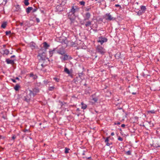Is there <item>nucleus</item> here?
I'll return each mask as SVG.
<instances>
[{"label":"nucleus","mask_w":160,"mask_h":160,"mask_svg":"<svg viewBox=\"0 0 160 160\" xmlns=\"http://www.w3.org/2000/svg\"><path fill=\"white\" fill-rule=\"evenodd\" d=\"M43 44L44 48L46 49H48L50 47V45L48 44L46 42H43Z\"/></svg>","instance_id":"obj_12"},{"label":"nucleus","mask_w":160,"mask_h":160,"mask_svg":"<svg viewBox=\"0 0 160 160\" xmlns=\"http://www.w3.org/2000/svg\"><path fill=\"white\" fill-rule=\"evenodd\" d=\"M57 49V48H54L52 50H50L49 52V56L50 57H51L52 56L53 53H55V51L56 49Z\"/></svg>","instance_id":"obj_11"},{"label":"nucleus","mask_w":160,"mask_h":160,"mask_svg":"<svg viewBox=\"0 0 160 160\" xmlns=\"http://www.w3.org/2000/svg\"><path fill=\"white\" fill-rule=\"evenodd\" d=\"M57 53L59 54L63 55L65 53L64 48L62 47L59 48L58 49L57 48Z\"/></svg>","instance_id":"obj_6"},{"label":"nucleus","mask_w":160,"mask_h":160,"mask_svg":"<svg viewBox=\"0 0 160 160\" xmlns=\"http://www.w3.org/2000/svg\"><path fill=\"white\" fill-rule=\"evenodd\" d=\"M78 78H75L74 79V82H75L76 83V82H78Z\"/></svg>","instance_id":"obj_50"},{"label":"nucleus","mask_w":160,"mask_h":160,"mask_svg":"<svg viewBox=\"0 0 160 160\" xmlns=\"http://www.w3.org/2000/svg\"><path fill=\"white\" fill-rule=\"evenodd\" d=\"M3 54H5L7 55H8L9 52V51L8 49H5L3 50Z\"/></svg>","instance_id":"obj_17"},{"label":"nucleus","mask_w":160,"mask_h":160,"mask_svg":"<svg viewBox=\"0 0 160 160\" xmlns=\"http://www.w3.org/2000/svg\"><path fill=\"white\" fill-rule=\"evenodd\" d=\"M19 24H20V26H22L23 25V22H20L19 23Z\"/></svg>","instance_id":"obj_56"},{"label":"nucleus","mask_w":160,"mask_h":160,"mask_svg":"<svg viewBox=\"0 0 160 160\" xmlns=\"http://www.w3.org/2000/svg\"><path fill=\"white\" fill-rule=\"evenodd\" d=\"M91 158V157H88L87 158L88 159H90Z\"/></svg>","instance_id":"obj_61"},{"label":"nucleus","mask_w":160,"mask_h":160,"mask_svg":"<svg viewBox=\"0 0 160 160\" xmlns=\"http://www.w3.org/2000/svg\"><path fill=\"white\" fill-rule=\"evenodd\" d=\"M35 44L33 42H32V43H30V46L31 47L33 48H35Z\"/></svg>","instance_id":"obj_35"},{"label":"nucleus","mask_w":160,"mask_h":160,"mask_svg":"<svg viewBox=\"0 0 160 160\" xmlns=\"http://www.w3.org/2000/svg\"><path fill=\"white\" fill-rule=\"evenodd\" d=\"M68 18H69L71 21L70 24H71L72 23L74 22L75 20V14L70 12L68 13Z\"/></svg>","instance_id":"obj_2"},{"label":"nucleus","mask_w":160,"mask_h":160,"mask_svg":"<svg viewBox=\"0 0 160 160\" xmlns=\"http://www.w3.org/2000/svg\"><path fill=\"white\" fill-rule=\"evenodd\" d=\"M32 94L34 93L31 90H29L28 91H25L23 93L22 99L24 101L29 103L31 100V95Z\"/></svg>","instance_id":"obj_1"},{"label":"nucleus","mask_w":160,"mask_h":160,"mask_svg":"<svg viewBox=\"0 0 160 160\" xmlns=\"http://www.w3.org/2000/svg\"><path fill=\"white\" fill-rule=\"evenodd\" d=\"M63 55V57L62 58V60L63 61H66L68 60V56L67 54H64Z\"/></svg>","instance_id":"obj_21"},{"label":"nucleus","mask_w":160,"mask_h":160,"mask_svg":"<svg viewBox=\"0 0 160 160\" xmlns=\"http://www.w3.org/2000/svg\"><path fill=\"white\" fill-rule=\"evenodd\" d=\"M54 88L55 87L54 86H52V87L49 86V87L48 90L49 91H53Z\"/></svg>","instance_id":"obj_28"},{"label":"nucleus","mask_w":160,"mask_h":160,"mask_svg":"<svg viewBox=\"0 0 160 160\" xmlns=\"http://www.w3.org/2000/svg\"><path fill=\"white\" fill-rule=\"evenodd\" d=\"M15 57V56L14 55H13L11 57V58H14Z\"/></svg>","instance_id":"obj_59"},{"label":"nucleus","mask_w":160,"mask_h":160,"mask_svg":"<svg viewBox=\"0 0 160 160\" xmlns=\"http://www.w3.org/2000/svg\"><path fill=\"white\" fill-rule=\"evenodd\" d=\"M96 49L98 52L102 54H104L105 52V49L101 46L98 45Z\"/></svg>","instance_id":"obj_5"},{"label":"nucleus","mask_w":160,"mask_h":160,"mask_svg":"<svg viewBox=\"0 0 160 160\" xmlns=\"http://www.w3.org/2000/svg\"><path fill=\"white\" fill-rule=\"evenodd\" d=\"M144 13L143 12V11H142L140 10H139L137 12V15L138 16H140L142 14H143Z\"/></svg>","instance_id":"obj_25"},{"label":"nucleus","mask_w":160,"mask_h":160,"mask_svg":"<svg viewBox=\"0 0 160 160\" xmlns=\"http://www.w3.org/2000/svg\"><path fill=\"white\" fill-rule=\"evenodd\" d=\"M6 35H7L11 33V32L10 31H7L5 32Z\"/></svg>","instance_id":"obj_38"},{"label":"nucleus","mask_w":160,"mask_h":160,"mask_svg":"<svg viewBox=\"0 0 160 160\" xmlns=\"http://www.w3.org/2000/svg\"><path fill=\"white\" fill-rule=\"evenodd\" d=\"M23 131L24 132H29V129H26L25 130H23Z\"/></svg>","instance_id":"obj_48"},{"label":"nucleus","mask_w":160,"mask_h":160,"mask_svg":"<svg viewBox=\"0 0 160 160\" xmlns=\"http://www.w3.org/2000/svg\"><path fill=\"white\" fill-rule=\"evenodd\" d=\"M114 135V133L113 132H112L111 133V136H113Z\"/></svg>","instance_id":"obj_58"},{"label":"nucleus","mask_w":160,"mask_h":160,"mask_svg":"<svg viewBox=\"0 0 160 160\" xmlns=\"http://www.w3.org/2000/svg\"><path fill=\"white\" fill-rule=\"evenodd\" d=\"M107 40H108L107 38L102 37L101 36L99 38L98 42H100L101 44H102L104 42H107Z\"/></svg>","instance_id":"obj_8"},{"label":"nucleus","mask_w":160,"mask_h":160,"mask_svg":"<svg viewBox=\"0 0 160 160\" xmlns=\"http://www.w3.org/2000/svg\"><path fill=\"white\" fill-rule=\"evenodd\" d=\"M7 25V22H4L2 23L1 25V27L3 28H5Z\"/></svg>","instance_id":"obj_24"},{"label":"nucleus","mask_w":160,"mask_h":160,"mask_svg":"<svg viewBox=\"0 0 160 160\" xmlns=\"http://www.w3.org/2000/svg\"><path fill=\"white\" fill-rule=\"evenodd\" d=\"M154 147H160V145H159V144H157L156 145V144H155V145H154Z\"/></svg>","instance_id":"obj_47"},{"label":"nucleus","mask_w":160,"mask_h":160,"mask_svg":"<svg viewBox=\"0 0 160 160\" xmlns=\"http://www.w3.org/2000/svg\"><path fill=\"white\" fill-rule=\"evenodd\" d=\"M38 56L40 57V58L39 60V62H40L41 60L44 61L46 59H47L49 61L48 59L47 58H46L45 56V53L43 52L42 53H39L38 55Z\"/></svg>","instance_id":"obj_7"},{"label":"nucleus","mask_w":160,"mask_h":160,"mask_svg":"<svg viewBox=\"0 0 160 160\" xmlns=\"http://www.w3.org/2000/svg\"><path fill=\"white\" fill-rule=\"evenodd\" d=\"M36 21L38 23L40 22V20L39 18H36Z\"/></svg>","instance_id":"obj_51"},{"label":"nucleus","mask_w":160,"mask_h":160,"mask_svg":"<svg viewBox=\"0 0 160 160\" xmlns=\"http://www.w3.org/2000/svg\"><path fill=\"white\" fill-rule=\"evenodd\" d=\"M29 75L30 77H32L34 80L38 78V76L36 75H34L32 72Z\"/></svg>","instance_id":"obj_13"},{"label":"nucleus","mask_w":160,"mask_h":160,"mask_svg":"<svg viewBox=\"0 0 160 160\" xmlns=\"http://www.w3.org/2000/svg\"><path fill=\"white\" fill-rule=\"evenodd\" d=\"M64 71L67 73L69 74H70V72L69 69L66 67H65L64 70Z\"/></svg>","instance_id":"obj_23"},{"label":"nucleus","mask_w":160,"mask_h":160,"mask_svg":"<svg viewBox=\"0 0 160 160\" xmlns=\"http://www.w3.org/2000/svg\"><path fill=\"white\" fill-rule=\"evenodd\" d=\"M16 138V137L15 136V135L14 136H13L12 137V139L13 140H14V139H15Z\"/></svg>","instance_id":"obj_55"},{"label":"nucleus","mask_w":160,"mask_h":160,"mask_svg":"<svg viewBox=\"0 0 160 160\" xmlns=\"http://www.w3.org/2000/svg\"><path fill=\"white\" fill-rule=\"evenodd\" d=\"M15 79H16L18 80H19V78L18 77H16Z\"/></svg>","instance_id":"obj_62"},{"label":"nucleus","mask_w":160,"mask_h":160,"mask_svg":"<svg viewBox=\"0 0 160 160\" xmlns=\"http://www.w3.org/2000/svg\"><path fill=\"white\" fill-rule=\"evenodd\" d=\"M114 124L115 125H120V123L119 122H118L117 123L115 122Z\"/></svg>","instance_id":"obj_52"},{"label":"nucleus","mask_w":160,"mask_h":160,"mask_svg":"<svg viewBox=\"0 0 160 160\" xmlns=\"http://www.w3.org/2000/svg\"><path fill=\"white\" fill-rule=\"evenodd\" d=\"M80 23L81 25H84V24L85 23H84V21H80Z\"/></svg>","instance_id":"obj_49"},{"label":"nucleus","mask_w":160,"mask_h":160,"mask_svg":"<svg viewBox=\"0 0 160 160\" xmlns=\"http://www.w3.org/2000/svg\"><path fill=\"white\" fill-rule=\"evenodd\" d=\"M106 145L107 146H110L111 144H112V143H110L108 142H106Z\"/></svg>","instance_id":"obj_45"},{"label":"nucleus","mask_w":160,"mask_h":160,"mask_svg":"<svg viewBox=\"0 0 160 160\" xmlns=\"http://www.w3.org/2000/svg\"><path fill=\"white\" fill-rule=\"evenodd\" d=\"M140 9L141 11L143 12H144L145 10H146V7L142 5L140 7Z\"/></svg>","instance_id":"obj_18"},{"label":"nucleus","mask_w":160,"mask_h":160,"mask_svg":"<svg viewBox=\"0 0 160 160\" xmlns=\"http://www.w3.org/2000/svg\"><path fill=\"white\" fill-rule=\"evenodd\" d=\"M121 127L122 128H124L125 127V125L124 124H122L121 125Z\"/></svg>","instance_id":"obj_57"},{"label":"nucleus","mask_w":160,"mask_h":160,"mask_svg":"<svg viewBox=\"0 0 160 160\" xmlns=\"http://www.w3.org/2000/svg\"><path fill=\"white\" fill-rule=\"evenodd\" d=\"M82 105L81 108L83 110L86 109L87 108V105L86 104L83 103V102H82L81 103Z\"/></svg>","instance_id":"obj_15"},{"label":"nucleus","mask_w":160,"mask_h":160,"mask_svg":"<svg viewBox=\"0 0 160 160\" xmlns=\"http://www.w3.org/2000/svg\"><path fill=\"white\" fill-rule=\"evenodd\" d=\"M79 3L81 5L84 6L85 4V2L83 1H82L79 2Z\"/></svg>","instance_id":"obj_36"},{"label":"nucleus","mask_w":160,"mask_h":160,"mask_svg":"<svg viewBox=\"0 0 160 160\" xmlns=\"http://www.w3.org/2000/svg\"><path fill=\"white\" fill-rule=\"evenodd\" d=\"M16 10L17 11H19L20 10L21 8H20V6L19 5H16Z\"/></svg>","instance_id":"obj_27"},{"label":"nucleus","mask_w":160,"mask_h":160,"mask_svg":"<svg viewBox=\"0 0 160 160\" xmlns=\"http://www.w3.org/2000/svg\"><path fill=\"white\" fill-rule=\"evenodd\" d=\"M118 140H119L121 141H123V138H121V137L119 136L118 139Z\"/></svg>","instance_id":"obj_40"},{"label":"nucleus","mask_w":160,"mask_h":160,"mask_svg":"<svg viewBox=\"0 0 160 160\" xmlns=\"http://www.w3.org/2000/svg\"><path fill=\"white\" fill-rule=\"evenodd\" d=\"M59 103H60L61 104V107H62L63 105H64V104H66V103L64 102H62L60 101H59Z\"/></svg>","instance_id":"obj_33"},{"label":"nucleus","mask_w":160,"mask_h":160,"mask_svg":"<svg viewBox=\"0 0 160 160\" xmlns=\"http://www.w3.org/2000/svg\"><path fill=\"white\" fill-rule=\"evenodd\" d=\"M77 111H80V109H79V108H78L77 109Z\"/></svg>","instance_id":"obj_60"},{"label":"nucleus","mask_w":160,"mask_h":160,"mask_svg":"<svg viewBox=\"0 0 160 160\" xmlns=\"http://www.w3.org/2000/svg\"><path fill=\"white\" fill-rule=\"evenodd\" d=\"M37 9H38V8H35L34 9L32 8V12H35L36 11H37Z\"/></svg>","instance_id":"obj_43"},{"label":"nucleus","mask_w":160,"mask_h":160,"mask_svg":"<svg viewBox=\"0 0 160 160\" xmlns=\"http://www.w3.org/2000/svg\"><path fill=\"white\" fill-rule=\"evenodd\" d=\"M125 154L128 155H131V151H128L127 152H126Z\"/></svg>","instance_id":"obj_32"},{"label":"nucleus","mask_w":160,"mask_h":160,"mask_svg":"<svg viewBox=\"0 0 160 160\" xmlns=\"http://www.w3.org/2000/svg\"><path fill=\"white\" fill-rule=\"evenodd\" d=\"M109 142V138L107 137L105 140V143H106V142Z\"/></svg>","instance_id":"obj_44"},{"label":"nucleus","mask_w":160,"mask_h":160,"mask_svg":"<svg viewBox=\"0 0 160 160\" xmlns=\"http://www.w3.org/2000/svg\"><path fill=\"white\" fill-rule=\"evenodd\" d=\"M136 92H132V94H133V95H135V94H136Z\"/></svg>","instance_id":"obj_64"},{"label":"nucleus","mask_w":160,"mask_h":160,"mask_svg":"<svg viewBox=\"0 0 160 160\" xmlns=\"http://www.w3.org/2000/svg\"><path fill=\"white\" fill-rule=\"evenodd\" d=\"M87 21H86V23L85 24V26L86 27H88L91 26L92 23V22L90 21L87 20Z\"/></svg>","instance_id":"obj_14"},{"label":"nucleus","mask_w":160,"mask_h":160,"mask_svg":"<svg viewBox=\"0 0 160 160\" xmlns=\"http://www.w3.org/2000/svg\"><path fill=\"white\" fill-rule=\"evenodd\" d=\"M104 18L107 20L108 21H112L114 20H115V18L111 15L109 13H107L104 16Z\"/></svg>","instance_id":"obj_4"},{"label":"nucleus","mask_w":160,"mask_h":160,"mask_svg":"<svg viewBox=\"0 0 160 160\" xmlns=\"http://www.w3.org/2000/svg\"><path fill=\"white\" fill-rule=\"evenodd\" d=\"M40 65H41V66H42V68L43 69L44 68L45 66V65H44L43 64H40Z\"/></svg>","instance_id":"obj_53"},{"label":"nucleus","mask_w":160,"mask_h":160,"mask_svg":"<svg viewBox=\"0 0 160 160\" xmlns=\"http://www.w3.org/2000/svg\"><path fill=\"white\" fill-rule=\"evenodd\" d=\"M80 10V8L76 6H72L70 9V11L75 14L76 12H78Z\"/></svg>","instance_id":"obj_3"},{"label":"nucleus","mask_w":160,"mask_h":160,"mask_svg":"<svg viewBox=\"0 0 160 160\" xmlns=\"http://www.w3.org/2000/svg\"><path fill=\"white\" fill-rule=\"evenodd\" d=\"M37 69L40 71L42 70L43 69L42 66H41V65L39 63H38L37 64Z\"/></svg>","instance_id":"obj_19"},{"label":"nucleus","mask_w":160,"mask_h":160,"mask_svg":"<svg viewBox=\"0 0 160 160\" xmlns=\"http://www.w3.org/2000/svg\"><path fill=\"white\" fill-rule=\"evenodd\" d=\"M11 80L13 82H16V81L15 79H11Z\"/></svg>","instance_id":"obj_54"},{"label":"nucleus","mask_w":160,"mask_h":160,"mask_svg":"<svg viewBox=\"0 0 160 160\" xmlns=\"http://www.w3.org/2000/svg\"><path fill=\"white\" fill-rule=\"evenodd\" d=\"M65 153H67L69 152L68 151H69V150H70V149L67 148H65Z\"/></svg>","instance_id":"obj_31"},{"label":"nucleus","mask_w":160,"mask_h":160,"mask_svg":"<svg viewBox=\"0 0 160 160\" xmlns=\"http://www.w3.org/2000/svg\"><path fill=\"white\" fill-rule=\"evenodd\" d=\"M97 2L100 3V4H101L102 2H104L105 4H106V3L105 2V0H98V2Z\"/></svg>","instance_id":"obj_30"},{"label":"nucleus","mask_w":160,"mask_h":160,"mask_svg":"<svg viewBox=\"0 0 160 160\" xmlns=\"http://www.w3.org/2000/svg\"><path fill=\"white\" fill-rule=\"evenodd\" d=\"M115 7H117V8L119 7V8H121V6L120 5H119V4H116V5H115Z\"/></svg>","instance_id":"obj_42"},{"label":"nucleus","mask_w":160,"mask_h":160,"mask_svg":"<svg viewBox=\"0 0 160 160\" xmlns=\"http://www.w3.org/2000/svg\"><path fill=\"white\" fill-rule=\"evenodd\" d=\"M6 61L7 63L8 64H14V60H10L9 59H7L6 60Z\"/></svg>","instance_id":"obj_10"},{"label":"nucleus","mask_w":160,"mask_h":160,"mask_svg":"<svg viewBox=\"0 0 160 160\" xmlns=\"http://www.w3.org/2000/svg\"><path fill=\"white\" fill-rule=\"evenodd\" d=\"M49 82H50L48 81V80H45L44 81H43L44 83L46 85L48 84Z\"/></svg>","instance_id":"obj_37"},{"label":"nucleus","mask_w":160,"mask_h":160,"mask_svg":"<svg viewBox=\"0 0 160 160\" xmlns=\"http://www.w3.org/2000/svg\"><path fill=\"white\" fill-rule=\"evenodd\" d=\"M148 113H155V111L154 110H149L148 111Z\"/></svg>","instance_id":"obj_34"},{"label":"nucleus","mask_w":160,"mask_h":160,"mask_svg":"<svg viewBox=\"0 0 160 160\" xmlns=\"http://www.w3.org/2000/svg\"><path fill=\"white\" fill-rule=\"evenodd\" d=\"M91 16V14L89 12H87L85 14L84 18L83 19L84 21L88 20Z\"/></svg>","instance_id":"obj_9"},{"label":"nucleus","mask_w":160,"mask_h":160,"mask_svg":"<svg viewBox=\"0 0 160 160\" xmlns=\"http://www.w3.org/2000/svg\"><path fill=\"white\" fill-rule=\"evenodd\" d=\"M33 93L35 92V93H38L39 92V90L38 88H34L33 89V91H32Z\"/></svg>","instance_id":"obj_26"},{"label":"nucleus","mask_w":160,"mask_h":160,"mask_svg":"<svg viewBox=\"0 0 160 160\" xmlns=\"http://www.w3.org/2000/svg\"><path fill=\"white\" fill-rule=\"evenodd\" d=\"M29 0H24V3L26 6H28L29 4Z\"/></svg>","instance_id":"obj_29"},{"label":"nucleus","mask_w":160,"mask_h":160,"mask_svg":"<svg viewBox=\"0 0 160 160\" xmlns=\"http://www.w3.org/2000/svg\"><path fill=\"white\" fill-rule=\"evenodd\" d=\"M92 100H93L95 102H96L97 101L98 99L97 98H92Z\"/></svg>","instance_id":"obj_46"},{"label":"nucleus","mask_w":160,"mask_h":160,"mask_svg":"<svg viewBox=\"0 0 160 160\" xmlns=\"http://www.w3.org/2000/svg\"><path fill=\"white\" fill-rule=\"evenodd\" d=\"M32 9V7H28L26 9V12L28 14Z\"/></svg>","instance_id":"obj_16"},{"label":"nucleus","mask_w":160,"mask_h":160,"mask_svg":"<svg viewBox=\"0 0 160 160\" xmlns=\"http://www.w3.org/2000/svg\"><path fill=\"white\" fill-rule=\"evenodd\" d=\"M91 9V8H85V10L86 11H90Z\"/></svg>","instance_id":"obj_41"},{"label":"nucleus","mask_w":160,"mask_h":160,"mask_svg":"<svg viewBox=\"0 0 160 160\" xmlns=\"http://www.w3.org/2000/svg\"><path fill=\"white\" fill-rule=\"evenodd\" d=\"M120 52L117 53L115 55L116 58L118 59L120 58Z\"/></svg>","instance_id":"obj_22"},{"label":"nucleus","mask_w":160,"mask_h":160,"mask_svg":"<svg viewBox=\"0 0 160 160\" xmlns=\"http://www.w3.org/2000/svg\"><path fill=\"white\" fill-rule=\"evenodd\" d=\"M20 88V85L18 84H17L14 87V89L16 91H18Z\"/></svg>","instance_id":"obj_20"},{"label":"nucleus","mask_w":160,"mask_h":160,"mask_svg":"<svg viewBox=\"0 0 160 160\" xmlns=\"http://www.w3.org/2000/svg\"><path fill=\"white\" fill-rule=\"evenodd\" d=\"M3 47L4 48H5L6 47V45H5V44L3 45Z\"/></svg>","instance_id":"obj_63"},{"label":"nucleus","mask_w":160,"mask_h":160,"mask_svg":"<svg viewBox=\"0 0 160 160\" xmlns=\"http://www.w3.org/2000/svg\"><path fill=\"white\" fill-rule=\"evenodd\" d=\"M53 79L55 80L57 82H58L59 81V79L56 78H54Z\"/></svg>","instance_id":"obj_39"}]
</instances>
